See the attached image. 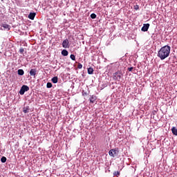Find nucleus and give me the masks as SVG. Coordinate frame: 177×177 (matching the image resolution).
<instances>
[{"instance_id":"obj_11","label":"nucleus","mask_w":177,"mask_h":177,"mask_svg":"<svg viewBox=\"0 0 177 177\" xmlns=\"http://www.w3.org/2000/svg\"><path fill=\"white\" fill-rule=\"evenodd\" d=\"M51 81L53 84H57V81H59V78H57V77H54L52 78Z\"/></svg>"},{"instance_id":"obj_24","label":"nucleus","mask_w":177,"mask_h":177,"mask_svg":"<svg viewBox=\"0 0 177 177\" xmlns=\"http://www.w3.org/2000/svg\"><path fill=\"white\" fill-rule=\"evenodd\" d=\"M82 95H83V96H88V93L83 91H82Z\"/></svg>"},{"instance_id":"obj_3","label":"nucleus","mask_w":177,"mask_h":177,"mask_svg":"<svg viewBox=\"0 0 177 177\" xmlns=\"http://www.w3.org/2000/svg\"><path fill=\"white\" fill-rule=\"evenodd\" d=\"M30 91V87L27 85H23L19 91L20 95H24V93L28 92Z\"/></svg>"},{"instance_id":"obj_10","label":"nucleus","mask_w":177,"mask_h":177,"mask_svg":"<svg viewBox=\"0 0 177 177\" xmlns=\"http://www.w3.org/2000/svg\"><path fill=\"white\" fill-rule=\"evenodd\" d=\"M171 131L173 135H175V136H177V129L176 127H174L171 128Z\"/></svg>"},{"instance_id":"obj_25","label":"nucleus","mask_w":177,"mask_h":177,"mask_svg":"<svg viewBox=\"0 0 177 177\" xmlns=\"http://www.w3.org/2000/svg\"><path fill=\"white\" fill-rule=\"evenodd\" d=\"M77 68H80V69L82 68V64H78Z\"/></svg>"},{"instance_id":"obj_23","label":"nucleus","mask_w":177,"mask_h":177,"mask_svg":"<svg viewBox=\"0 0 177 177\" xmlns=\"http://www.w3.org/2000/svg\"><path fill=\"white\" fill-rule=\"evenodd\" d=\"M19 53L23 55V53H24V48H20L19 49Z\"/></svg>"},{"instance_id":"obj_7","label":"nucleus","mask_w":177,"mask_h":177,"mask_svg":"<svg viewBox=\"0 0 177 177\" xmlns=\"http://www.w3.org/2000/svg\"><path fill=\"white\" fill-rule=\"evenodd\" d=\"M30 75L31 77H33L34 78H35V76L37 75V69L36 68H32L30 71Z\"/></svg>"},{"instance_id":"obj_6","label":"nucleus","mask_w":177,"mask_h":177,"mask_svg":"<svg viewBox=\"0 0 177 177\" xmlns=\"http://www.w3.org/2000/svg\"><path fill=\"white\" fill-rule=\"evenodd\" d=\"M149 27H150V24H144L143 26L141 28V31L146 32V31H148Z\"/></svg>"},{"instance_id":"obj_21","label":"nucleus","mask_w":177,"mask_h":177,"mask_svg":"<svg viewBox=\"0 0 177 177\" xmlns=\"http://www.w3.org/2000/svg\"><path fill=\"white\" fill-rule=\"evenodd\" d=\"M133 8H134L135 10H139V6L138 5L134 6Z\"/></svg>"},{"instance_id":"obj_8","label":"nucleus","mask_w":177,"mask_h":177,"mask_svg":"<svg viewBox=\"0 0 177 177\" xmlns=\"http://www.w3.org/2000/svg\"><path fill=\"white\" fill-rule=\"evenodd\" d=\"M35 12H30L28 15V19H30V20H34V19H35Z\"/></svg>"},{"instance_id":"obj_17","label":"nucleus","mask_w":177,"mask_h":177,"mask_svg":"<svg viewBox=\"0 0 177 177\" xmlns=\"http://www.w3.org/2000/svg\"><path fill=\"white\" fill-rule=\"evenodd\" d=\"M6 157L5 156H3L1 158V162H6Z\"/></svg>"},{"instance_id":"obj_18","label":"nucleus","mask_w":177,"mask_h":177,"mask_svg":"<svg viewBox=\"0 0 177 177\" xmlns=\"http://www.w3.org/2000/svg\"><path fill=\"white\" fill-rule=\"evenodd\" d=\"M70 58L71 59V60H75V55L71 54V56H70Z\"/></svg>"},{"instance_id":"obj_19","label":"nucleus","mask_w":177,"mask_h":177,"mask_svg":"<svg viewBox=\"0 0 177 177\" xmlns=\"http://www.w3.org/2000/svg\"><path fill=\"white\" fill-rule=\"evenodd\" d=\"M114 176H120V171H115L113 173Z\"/></svg>"},{"instance_id":"obj_9","label":"nucleus","mask_w":177,"mask_h":177,"mask_svg":"<svg viewBox=\"0 0 177 177\" xmlns=\"http://www.w3.org/2000/svg\"><path fill=\"white\" fill-rule=\"evenodd\" d=\"M97 99V97L95 95H92L91 97L90 98L91 103H95Z\"/></svg>"},{"instance_id":"obj_16","label":"nucleus","mask_w":177,"mask_h":177,"mask_svg":"<svg viewBox=\"0 0 177 177\" xmlns=\"http://www.w3.org/2000/svg\"><path fill=\"white\" fill-rule=\"evenodd\" d=\"M28 109L27 107H24L23 111L25 113V114H27L28 113Z\"/></svg>"},{"instance_id":"obj_1","label":"nucleus","mask_w":177,"mask_h":177,"mask_svg":"<svg viewBox=\"0 0 177 177\" xmlns=\"http://www.w3.org/2000/svg\"><path fill=\"white\" fill-rule=\"evenodd\" d=\"M169 53H171V46H164L158 52V57L160 58V60H164L169 56Z\"/></svg>"},{"instance_id":"obj_4","label":"nucleus","mask_w":177,"mask_h":177,"mask_svg":"<svg viewBox=\"0 0 177 177\" xmlns=\"http://www.w3.org/2000/svg\"><path fill=\"white\" fill-rule=\"evenodd\" d=\"M62 46L65 49H66L67 48H70V41H68V39H66L63 41Z\"/></svg>"},{"instance_id":"obj_2","label":"nucleus","mask_w":177,"mask_h":177,"mask_svg":"<svg viewBox=\"0 0 177 177\" xmlns=\"http://www.w3.org/2000/svg\"><path fill=\"white\" fill-rule=\"evenodd\" d=\"M124 77V74H122V71H118L116 73H113V80L115 81H121V78Z\"/></svg>"},{"instance_id":"obj_13","label":"nucleus","mask_w":177,"mask_h":177,"mask_svg":"<svg viewBox=\"0 0 177 177\" xmlns=\"http://www.w3.org/2000/svg\"><path fill=\"white\" fill-rule=\"evenodd\" d=\"M87 71H88V74H89V75L93 74V68H92V67L88 68L87 69Z\"/></svg>"},{"instance_id":"obj_22","label":"nucleus","mask_w":177,"mask_h":177,"mask_svg":"<svg viewBox=\"0 0 177 177\" xmlns=\"http://www.w3.org/2000/svg\"><path fill=\"white\" fill-rule=\"evenodd\" d=\"M91 19H95L96 17V14H95V13L91 14Z\"/></svg>"},{"instance_id":"obj_12","label":"nucleus","mask_w":177,"mask_h":177,"mask_svg":"<svg viewBox=\"0 0 177 177\" xmlns=\"http://www.w3.org/2000/svg\"><path fill=\"white\" fill-rule=\"evenodd\" d=\"M62 56H68V51L67 50H63L62 51Z\"/></svg>"},{"instance_id":"obj_15","label":"nucleus","mask_w":177,"mask_h":177,"mask_svg":"<svg viewBox=\"0 0 177 177\" xmlns=\"http://www.w3.org/2000/svg\"><path fill=\"white\" fill-rule=\"evenodd\" d=\"M18 75H24V71L23 69L18 70Z\"/></svg>"},{"instance_id":"obj_14","label":"nucleus","mask_w":177,"mask_h":177,"mask_svg":"<svg viewBox=\"0 0 177 177\" xmlns=\"http://www.w3.org/2000/svg\"><path fill=\"white\" fill-rule=\"evenodd\" d=\"M2 27H3V28H6V30H10V26L6 24H3L2 25Z\"/></svg>"},{"instance_id":"obj_20","label":"nucleus","mask_w":177,"mask_h":177,"mask_svg":"<svg viewBox=\"0 0 177 177\" xmlns=\"http://www.w3.org/2000/svg\"><path fill=\"white\" fill-rule=\"evenodd\" d=\"M47 88H52V83L48 82L46 84Z\"/></svg>"},{"instance_id":"obj_26","label":"nucleus","mask_w":177,"mask_h":177,"mask_svg":"<svg viewBox=\"0 0 177 177\" xmlns=\"http://www.w3.org/2000/svg\"><path fill=\"white\" fill-rule=\"evenodd\" d=\"M128 71H132L133 70V67H130L127 68Z\"/></svg>"},{"instance_id":"obj_5","label":"nucleus","mask_w":177,"mask_h":177,"mask_svg":"<svg viewBox=\"0 0 177 177\" xmlns=\"http://www.w3.org/2000/svg\"><path fill=\"white\" fill-rule=\"evenodd\" d=\"M109 156H111V157H115V156H117V154H118V150L117 149H111L109 151Z\"/></svg>"}]
</instances>
